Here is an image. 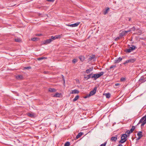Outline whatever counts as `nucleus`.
<instances>
[{"mask_svg":"<svg viewBox=\"0 0 146 146\" xmlns=\"http://www.w3.org/2000/svg\"><path fill=\"white\" fill-rule=\"evenodd\" d=\"M27 115L28 116L31 117H33L34 116V115L33 114L30 113H28Z\"/></svg>","mask_w":146,"mask_h":146,"instance_id":"obj_23","label":"nucleus"},{"mask_svg":"<svg viewBox=\"0 0 146 146\" xmlns=\"http://www.w3.org/2000/svg\"><path fill=\"white\" fill-rule=\"evenodd\" d=\"M131 31V30H129L127 31H126V33H127L128 32H129Z\"/></svg>","mask_w":146,"mask_h":146,"instance_id":"obj_50","label":"nucleus"},{"mask_svg":"<svg viewBox=\"0 0 146 146\" xmlns=\"http://www.w3.org/2000/svg\"><path fill=\"white\" fill-rule=\"evenodd\" d=\"M92 73H91L88 75L90 78H92Z\"/></svg>","mask_w":146,"mask_h":146,"instance_id":"obj_41","label":"nucleus"},{"mask_svg":"<svg viewBox=\"0 0 146 146\" xmlns=\"http://www.w3.org/2000/svg\"><path fill=\"white\" fill-rule=\"evenodd\" d=\"M119 84H115V85L116 86H119Z\"/></svg>","mask_w":146,"mask_h":146,"instance_id":"obj_49","label":"nucleus"},{"mask_svg":"<svg viewBox=\"0 0 146 146\" xmlns=\"http://www.w3.org/2000/svg\"><path fill=\"white\" fill-rule=\"evenodd\" d=\"M83 135V133L82 132H80L76 136V138L78 139L80 137Z\"/></svg>","mask_w":146,"mask_h":146,"instance_id":"obj_15","label":"nucleus"},{"mask_svg":"<svg viewBox=\"0 0 146 146\" xmlns=\"http://www.w3.org/2000/svg\"><path fill=\"white\" fill-rule=\"evenodd\" d=\"M106 143H107V142H105L104 143L102 144L100 146H105Z\"/></svg>","mask_w":146,"mask_h":146,"instance_id":"obj_37","label":"nucleus"},{"mask_svg":"<svg viewBox=\"0 0 146 146\" xmlns=\"http://www.w3.org/2000/svg\"><path fill=\"white\" fill-rule=\"evenodd\" d=\"M94 57H95V55H92L90 57L89 59L90 60H91L92 59H93L94 58Z\"/></svg>","mask_w":146,"mask_h":146,"instance_id":"obj_32","label":"nucleus"},{"mask_svg":"<svg viewBox=\"0 0 146 146\" xmlns=\"http://www.w3.org/2000/svg\"><path fill=\"white\" fill-rule=\"evenodd\" d=\"M120 39V37H119V36H118L117 37V38H116L115 39V40H119Z\"/></svg>","mask_w":146,"mask_h":146,"instance_id":"obj_45","label":"nucleus"},{"mask_svg":"<svg viewBox=\"0 0 146 146\" xmlns=\"http://www.w3.org/2000/svg\"><path fill=\"white\" fill-rule=\"evenodd\" d=\"M131 20V18H129V21H130Z\"/></svg>","mask_w":146,"mask_h":146,"instance_id":"obj_52","label":"nucleus"},{"mask_svg":"<svg viewBox=\"0 0 146 146\" xmlns=\"http://www.w3.org/2000/svg\"><path fill=\"white\" fill-rule=\"evenodd\" d=\"M77 60L76 59H75V58L73 59L72 60V61L73 63H74L77 62Z\"/></svg>","mask_w":146,"mask_h":146,"instance_id":"obj_31","label":"nucleus"},{"mask_svg":"<svg viewBox=\"0 0 146 146\" xmlns=\"http://www.w3.org/2000/svg\"><path fill=\"white\" fill-rule=\"evenodd\" d=\"M111 96V95L110 93H107L106 94V96L107 98H109Z\"/></svg>","mask_w":146,"mask_h":146,"instance_id":"obj_25","label":"nucleus"},{"mask_svg":"<svg viewBox=\"0 0 146 146\" xmlns=\"http://www.w3.org/2000/svg\"><path fill=\"white\" fill-rule=\"evenodd\" d=\"M136 60L135 58H131L128 60L129 62L133 63Z\"/></svg>","mask_w":146,"mask_h":146,"instance_id":"obj_17","label":"nucleus"},{"mask_svg":"<svg viewBox=\"0 0 146 146\" xmlns=\"http://www.w3.org/2000/svg\"><path fill=\"white\" fill-rule=\"evenodd\" d=\"M48 91L50 92H55L56 90L54 88H49L48 89Z\"/></svg>","mask_w":146,"mask_h":146,"instance_id":"obj_12","label":"nucleus"},{"mask_svg":"<svg viewBox=\"0 0 146 146\" xmlns=\"http://www.w3.org/2000/svg\"><path fill=\"white\" fill-rule=\"evenodd\" d=\"M135 129V127L134 126H132L131 128V129L130 131H131V132H132V133L133 132V131Z\"/></svg>","mask_w":146,"mask_h":146,"instance_id":"obj_27","label":"nucleus"},{"mask_svg":"<svg viewBox=\"0 0 146 146\" xmlns=\"http://www.w3.org/2000/svg\"><path fill=\"white\" fill-rule=\"evenodd\" d=\"M128 137L127 135L126 134H123L121 137V140L119 141V143H123L125 142L127 140V137Z\"/></svg>","mask_w":146,"mask_h":146,"instance_id":"obj_4","label":"nucleus"},{"mask_svg":"<svg viewBox=\"0 0 146 146\" xmlns=\"http://www.w3.org/2000/svg\"><path fill=\"white\" fill-rule=\"evenodd\" d=\"M139 81L140 82L142 83L145 81L146 80H144L142 78H141L139 79Z\"/></svg>","mask_w":146,"mask_h":146,"instance_id":"obj_24","label":"nucleus"},{"mask_svg":"<svg viewBox=\"0 0 146 146\" xmlns=\"http://www.w3.org/2000/svg\"><path fill=\"white\" fill-rule=\"evenodd\" d=\"M110 10V8L108 7L106 10L104 12V15H106L108 12V11Z\"/></svg>","mask_w":146,"mask_h":146,"instance_id":"obj_20","label":"nucleus"},{"mask_svg":"<svg viewBox=\"0 0 146 146\" xmlns=\"http://www.w3.org/2000/svg\"><path fill=\"white\" fill-rule=\"evenodd\" d=\"M129 60H126V61H125L124 63H123V64H127L128 63H129Z\"/></svg>","mask_w":146,"mask_h":146,"instance_id":"obj_36","label":"nucleus"},{"mask_svg":"<svg viewBox=\"0 0 146 146\" xmlns=\"http://www.w3.org/2000/svg\"><path fill=\"white\" fill-rule=\"evenodd\" d=\"M104 74V72H101L97 74H93L92 76V78L94 80H96L97 78L100 77L101 76L103 75Z\"/></svg>","mask_w":146,"mask_h":146,"instance_id":"obj_1","label":"nucleus"},{"mask_svg":"<svg viewBox=\"0 0 146 146\" xmlns=\"http://www.w3.org/2000/svg\"><path fill=\"white\" fill-rule=\"evenodd\" d=\"M116 65H112L110 67V69H111L113 68H115L116 67Z\"/></svg>","mask_w":146,"mask_h":146,"instance_id":"obj_34","label":"nucleus"},{"mask_svg":"<svg viewBox=\"0 0 146 146\" xmlns=\"http://www.w3.org/2000/svg\"><path fill=\"white\" fill-rule=\"evenodd\" d=\"M61 95V94L58 93H56L53 96V97H59Z\"/></svg>","mask_w":146,"mask_h":146,"instance_id":"obj_13","label":"nucleus"},{"mask_svg":"<svg viewBox=\"0 0 146 146\" xmlns=\"http://www.w3.org/2000/svg\"><path fill=\"white\" fill-rule=\"evenodd\" d=\"M125 80V78L123 77H122L121 78V81H123Z\"/></svg>","mask_w":146,"mask_h":146,"instance_id":"obj_39","label":"nucleus"},{"mask_svg":"<svg viewBox=\"0 0 146 146\" xmlns=\"http://www.w3.org/2000/svg\"><path fill=\"white\" fill-rule=\"evenodd\" d=\"M51 40H54L56 39V36H51Z\"/></svg>","mask_w":146,"mask_h":146,"instance_id":"obj_29","label":"nucleus"},{"mask_svg":"<svg viewBox=\"0 0 146 146\" xmlns=\"http://www.w3.org/2000/svg\"><path fill=\"white\" fill-rule=\"evenodd\" d=\"M70 145V143L69 142H67L65 143L64 146H69Z\"/></svg>","mask_w":146,"mask_h":146,"instance_id":"obj_28","label":"nucleus"},{"mask_svg":"<svg viewBox=\"0 0 146 146\" xmlns=\"http://www.w3.org/2000/svg\"><path fill=\"white\" fill-rule=\"evenodd\" d=\"M17 79L21 80L23 79V76L21 75H18L16 76V77Z\"/></svg>","mask_w":146,"mask_h":146,"instance_id":"obj_14","label":"nucleus"},{"mask_svg":"<svg viewBox=\"0 0 146 146\" xmlns=\"http://www.w3.org/2000/svg\"><path fill=\"white\" fill-rule=\"evenodd\" d=\"M79 58L81 61H83L84 60V57L82 56H80L79 57Z\"/></svg>","mask_w":146,"mask_h":146,"instance_id":"obj_19","label":"nucleus"},{"mask_svg":"<svg viewBox=\"0 0 146 146\" xmlns=\"http://www.w3.org/2000/svg\"><path fill=\"white\" fill-rule=\"evenodd\" d=\"M57 39L60 38L62 37V35H58L55 36Z\"/></svg>","mask_w":146,"mask_h":146,"instance_id":"obj_26","label":"nucleus"},{"mask_svg":"<svg viewBox=\"0 0 146 146\" xmlns=\"http://www.w3.org/2000/svg\"><path fill=\"white\" fill-rule=\"evenodd\" d=\"M44 58L43 57L39 58H38V60H42L44 59Z\"/></svg>","mask_w":146,"mask_h":146,"instance_id":"obj_35","label":"nucleus"},{"mask_svg":"<svg viewBox=\"0 0 146 146\" xmlns=\"http://www.w3.org/2000/svg\"><path fill=\"white\" fill-rule=\"evenodd\" d=\"M137 135L139 137H142L143 136L142 131H139L137 133Z\"/></svg>","mask_w":146,"mask_h":146,"instance_id":"obj_16","label":"nucleus"},{"mask_svg":"<svg viewBox=\"0 0 146 146\" xmlns=\"http://www.w3.org/2000/svg\"><path fill=\"white\" fill-rule=\"evenodd\" d=\"M38 38H31V40L33 41H35L37 40Z\"/></svg>","mask_w":146,"mask_h":146,"instance_id":"obj_30","label":"nucleus"},{"mask_svg":"<svg viewBox=\"0 0 146 146\" xmlns=\"http://www.w3.org/2000/svg\"><path fill=\"white\" fill-rule=\"evenodd\" d=\"M31 67L30 66L26 67L24 68L26 69H29L31 68Z\"/></svg>","mask_w":146,"mask_h":146,"instance_id":"obj_38","label":"nucleus"},{"mask_svg":"<svg viewBox=\"0 0 146 146\" xmlns=\"http://www.w3.org/2000/svg\"><path fill=\"white\" fill-rule=\"evenodd\" d=\"M89 69L91 72L93 70V67L92 68H89Z\"/></svg>","mask_w":146,"mask_h":146,"instance_id":"obj_47","label":"nucleus"},{"mask_svg":"<svg viewBox=\"0 0 146 146\" xmlns=\"http://www.w3.org/2000/svg\"><path fill=\"white\" fill-rule=\"evenodd\" d=\"M14 40L15 41L17 42H21V40L19 38H15Z\"/></svg>","mask_w":146,"mask_h":146,"instance_id":"obj_18","label":"nucleus"},{"mask_svg":"<svg viewBox=\"0 0 146 146\" xmlns=\"http://www.w3.org/2000/svg\"><path fill=\"white\" fill-rule=\"evenodd\" d=\"M42 34H35V35L38 36H40L42 35Z\"/></svg>","mask_w":146,"mask_h":146,"instance_id":"obj_42","label":"nucleus"},{"mask_svg":"<svg viewBox=\"0 0 146 146\" xmlns=\"http://www.w3.org/2000/svg\"><path fill=\"white\" fill-rule=\"evenodd\" d=\"M62 79L64 83V84L65 83V80L64 78V76L63 75H62Z\"/></svg>","mask_w":146,"mask_h":146,"instance_id":"obj_43","label":"nucleus"},{"mask_svg":"<svg viewBox=\"0 0 146 146\" xmlns=\"http://www.w3.org/2000/svg\"><path fill=\"white\" fill-rule=\"evenodd\" d=\"M132 133V132H131V131L130 130H127L125 132V134H126V133H127L128 134V135H127V136H128H128H129V135L130 134Z\"/></svg>","mask_w":146,"mask_h":146,"instance_id":"obj_22","label":"nucleus"},{"mask_svg":"<svg viewBox=\"0 0 146 146\" xmlns=\"http://www.w3.org/2000/svg\"><path fill=\"white\" fill-rule=\"evenodd\" d=\"M141 123V127L143 126L146 123V115L142 117L139 121L137 125Z\"/></svg>","mask_w":146,"mask_h":146,"instance_id":"obj_2","label":"nucleus"},{"mask_svg":"<svg viewBox=\"0 0 146 146\" xmlns=\"http://www.w3.org/2000/svg\"><path fill=\"white\" fill-rule=\"evenodd\" d=\"M122 60V58L121 57H119L117 59L115 60V63H118Z\"/></svg>","mask_w":146,"mask_h":146,"instance_id":"obj_9","label":"nucleus"},{"mask_svg":"<svg viewBox=\"0 0 146 146\" xmlns=\"http://www.w3.org/2000/svg\"><path fill=\"white\" fill-rule=\"evenodd\" d=\"M118 146H123V145L121 144H119Z\"/></svg>","mask_w":146,"mask_h":146,"instance_id":"obj_51","label":"nucleus"},{"mask_svg":"<svg viewBox=\"0 0 146 146\" xmlns=\"http://www.w3.org/2000/svg\"><path fill=\"white\" fill-rule=\"evenodd\" d=\"M141 137H138L137 138V140H138L139 139H140Z\"/></svg>","mask_w":146,"mask_h":146,"instance_id":"obj_48","label":"nucleus"},{"mask_svg":"<svg viewBox=\"0 0 146 146\" xmlns=\"http://www.w3.org/2000/svg\"><path fill=\"white\" fill-rule=\"evenodd\" d=\"M136 48V47L135 46L132 45L131 46L129 47L128 49H126L125 51L126 52L130 53L135 50Z\"/></svg>","mask_w":146,"mask_h":146,"instance_id":"obj_5","label":"nucleus"},{"mask_svg":"<svg viewBox=\"0 0 146 146\" xmlns=\"http://www.w3.org/2000/svg\"><path fill=\"white\" fill-rule=\"evenodd\" d=\"M97 88V87H95L94 88L93 90L90 92L89 94L87 95L86 96H85L84 97V98H88L89 97L92 96L94 95L96 92Z\"/></svg>","mask_w":146,"mask_h":146,"instance_id":"obj_3","label":"nucleus"},{"mask_svg":"<svg viewBox=\"0 0 146 146\" xmlns=\"http://www.w3.org/2000/svg\"><path fill=\"white\" fill-rule=\"evenodd\" d=\"M126 33V31H122L121 33L119 34V36H124Z\"/></svg>","mask_w":146,"mask_h":146,"instance_id":"obj_8","label":"nucleus"},{"mask_svg":"<svg viewBox=\"0 0 146 146\" xmlns=\"http://www.w3.org/2000/svg\"><path fill=\"white\" fill-rule=\"evenodd\" d=\"M79 92V91L78 90L75 89L74 90H72L70 93L72 94H78Z\"/></svg>","mask_w":146,"mask_h":146,"instance_id":"obj_11","label":"nucleus"},{"mask_svg":"<svg viewBox=\"0 0 146 146\" xmlns=\"http://www.w3.org/2000/svg\"><path fill=\"white\" fill-rule=\"evenodd\" d=\"M135 30V28L134 27L131 28V31H134Z\"/></svg>","mask_w":146,"mask_h":146,"instance_id":"obj_44","label":"nucleus"},{"mask_svg":"<svg viewBox=\"0 0 146 146\" xmlns=\"http://www.w3.org/2000/svg\"><path fill=\"white\" fill-rule=\"evenodd\" d=\"M117 139V135H116L115 137H112L111 138V140L112 141L115 142Z\"/></svg>","mask_w":146,"mask_h":146,"instance_id":"obj_10","label":"nucleus"},{"mask_svg":"<svg viewBox=\"0 0 146 146\" xmlns=\"http://www.w3.org/2000/svg\"><path fill=\"white\" fill-rule=\"evenodd\" d=\"M84 78L86 79V80H87L90 79V78H89V77L88 75H87L85 77H84Z\"/></svg>","mask_w":146,"mask_h":146,"instance_id":"obj_40","label":"nucleus"},{"mask_svg":"<svg viewBox=\"0 0 146 146\" xmlns=\"http://www.w3.org/2000/svg\"><path fill=\"white\" fill-rule=\"evenodd\" d=\"M79 96L78 95H77L73 100V101L74 102L76 101L79 98Z\"/></svg>","mask_w":146,"mask_h":146,"instance_id":"obj_21","label":"nucleus"},{"mask_svg":"<svg viewBox=\"0 0 146 146\" xmlns=\"http://www.w3.org/2000/svg\"><path fill=\"white\" fill-rule=\"evenodd\" d=\"M91 72V71L89 69H87L86 71V72L87 74H89Z\"/></svg>","mask_w":146,"mask_h":146,"instance_id":"obj_33","label":"nucleus"},{"mask_svg":"<svg viewBox=\"0 0 146 146\" xmlns=\"http://www.w3.org/2000/svg\"><path fill=\"white\" fill-rule=\"evenodd\" d=\"M79 24V22H77L76 23L72 24H67L66 25L71 27H75L77 26Z\"/></svg>","mask_w":146,"mask_h":146,"instance_id":"obj_6","label":"nucleus"},{"mask_svg":"<svg viewBox=\"0 0 146 146\" xmlns=\"http://www.w3.org/2000/svg\"><path fill=\"white\" fill-rule=\"evenodd\" d=\"M46 1L50 2H53L55 0H46Z\"/></svg>","mask_w":146,"mask_h":146,"instance_id":"obj_46","label":"nucleus"},{"mask_svg":"<svg viewBox=\"0 0 146 146\" xmlns=\"http://www.w3.org/2000/svg\"><path fill=\"white\" fill-rule=\"evenodd\" d=\"M52 40L50 38L49 39H47L46 40H44L43 42V44H47L50 43L52 42Z\"/></svg>","mask_w":146,"mask_h":146,"instance_id":"obj_7","label":"nucleus"}]
</instances>
